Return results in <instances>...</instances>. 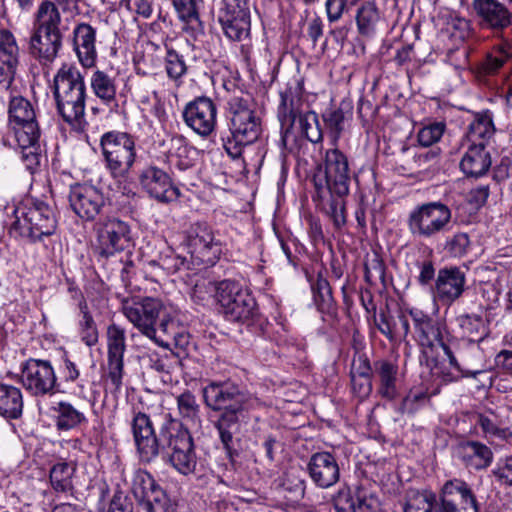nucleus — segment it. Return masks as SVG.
I'll use <instances>...</instances> for the list:
<instances>
[{"mask_svg": "<svg viewBox=\"0 0 512 512\" xmlns=\"http://www.w3.org/2000/svg\"><path fill=\"white\" fill-rule=\"evenodd\" d=\"M201 392L205 406L219 413L214 428L229 461L234 463L242 451L241 428L248 423V412L260 405V399L232 380L209 381Z\"/></svg>", "mask_w": 512, "mask_h": 512, "instance_id": "1", "label": "nucleus"}, {"mask_svg": "<svg viewBox=\"0 0 512 512\" xmlns=\"http://www.w3.org/2000/svg\"><path fill=\"white\" fill-rule=\"evenodd\" d=\"M351 178L349 159L337 147L325 151L323 162L317 164L312 174V200L331 219L336 229L347 223L346 197Z\"/></svg>", "mask_w": 512, "mask_h": 512, "instance_id": "2", "label": "nucleus"}, {"mask_svg": "<svg viewBox=\"0 0 512 512\" xmlns=\"http://www.w3.org/2000/svg\"><path fill=\"white\" fill-rule=\"evenodd\" d=\"M414 328V339L421 347L420 363L432 369L437 365L434 352L441 348L449 360L451 367L465 376L475 377L481 369H471L469 359L464 349L458 346L455 350L445 341V326L436 318L422 310L413 308L408 310Z\"/></svg>", "mask_w": 512, "mask_h": 512, "instance_id": "3", "label": "nucleus"}, {"mask_svg": "<svg viewBox=\"0 0 512 512\" xmlns=\"http://www.w3.org/2000/svg\"><path fill=\"white\" fill-rule=\"evenodd\" d=\"M228 133L222 137L227 154L239 158L244 147L256 142L262 133V119L252 96L241 90L226 98Z\"/></svg>", "mask_w": 512, "mask_h": 512, "instance_id": "4", "label": "nucleus"}, {"mask_svg": "<svg viewBox=\"0 0 512 512\" xmlns=\"http://www.w3.org/2000/svg\"><path fill=\"white\" fill-rule=\"evenodd\" d=\"M53 83L57 114L73 129L83 130L87 94L82 73L75 66L63 65Z\"/></svg>", "mask_w": 512, "mask_h": 512, "instance_id": "5", "label": "nucleus"}, {"mask_svg": "<svg viewBox=\"0 0 512 512\" xmlns=\"http://www.w3.org/2000/svg\"><path fill=\"white\" fill-rule=\"evenodd\" d=\"M160 451L167 462L180 474L195 473L197 454L194 439L184 424L166 414L160 424Z\"/></svg>", "mask_w": 512, "mask_h": 512, "instance_id": "6", "label": "nucleus"}, {"mask_svg": "<svg viewBox=\"0 0 512 512\" xmlns=\"http://www.w3.org/2000/svg\"><path fill=\"white\" fill-rule=\"evenodd\" d=\"M8 124L14 130L22 158L27 165L38 163L41 152V130L36 112L29 100L22 96L11 97L8 105Z\"/></svg>", "mask_w": 512, "mask_h": 512, "instance_id": "7", "label": "nucleus"}, {"mask_svg": "<svg viewBox=\"0 0 512 512\" xmlns=\"http://www.w3.org/2000/svg\"><path fill=\"white\" fill-rule=\"evenodd\" d=\"M15 217L11 232L31 242L54 234L57 228L54 210L41 200L27 199L22 206L15 209Z\"/></svg>", "mask_w": 512, "mask_h": 512, "instance_id": "8", "label": "nucleus"}, {"mask_svg": "<svg viewBox=\"0 0 512 512\" xmlns=\"http://www.w3.org/2000/svg\"><path fill=\"white\" fill-rule=\"evenodd\" d=\"M103 163L112 178H125L133 168L136 157V141L134 137L121 131H108L100 138Z\"/></svg>", "mask_w": 512, "mask_h": 512, "instance_id": "9", "label": "nucleus"}, {"mask_svg": "<svg viewBox=\"0 0 512 512\" xmlns=\"http://www.w3.org/2000/svg\"><path fill=\"white\" fill-rule=\"evenodd\" d=\"M452 211L440 201L422 203L414 207L407 218V228L411 236L420 240L436 239L448 230Z\"/></svg>", "mask_w": 512, "mask_h": 512, "instance_id": "10", "label": "nucleus"}, {"mask_svg": "<svg viewBox=\"0 0 512 512\" xmlns=\"http://www.w3.org/2000/svg\"><path fill=\"white\" fill-rule=\"evenodd\" d=\"M122 311L138 331L156 344H167L159 335V326L170 315L160 299L145 297L141 300H126Z\"/></svg>", "mask_w": 512, "mask_h": 512, "instance_id": "11", "label": "nucleus"}, {"mask_svg": "<svg viewBox=\"0 0 512 512\" xmlns=\"http://www.w3.org/2000/svg\"><path fill=\"white\" fill-rule=\"evenodd\" d=\"M217 301L228 321L250 325L258 316L255 298L236 281L218 283Z\"/></svg>", "mask_w": 512, "mask_h": 512, "instance_id": "12", "label": "nucleus"}, {"mask_svg": "<svg viewBox=\"0 0 512 512\" xmlns=\"http://www.w3.org/2000/svg\"><path fill=\"white\" fill-rule=\"evenodd\" d=\"M217 21L223 34L232 41H243L250 36L251 15L248 0H221Z\"/></svg>", "mask_w": 512, "mask_h": 512, "instance_id": "13", "label": "nucleus"}, {"mask_svg": "<svg viewBox=\"0 0 512 512\" xmlns=\"http://www.w3.org/2000/svg\"><path fill=\"white\" fill-rule=\"evenodd\" d=\"M19 380L32 396L51 395L55 392L57 377L50 361L30 358L21 365Z\"/></svg>", "mask_w": 512, "mask_h": 512, "instance_id": "14", "label": "nucleus"}, {"mask_svg": "<svg viewBox=\"0 0 512 512\" xmlns=\"http://www.w3.org/2000/svg\"><path fill=\"white\" fill-rule=\"evenodd\" d=\"M216 103L207 96H198L188 102L182 111L184 123L197 135L210 136L217 125Z\"/></svg>", "mask_w": 512, "mask_h": 512, "instance_id": "15", "label": "nucleus"}, {"mask_svg": "<svg viewBox=\"0 0 512 512\" xmlns=\"http://www.w3.org/2000/svg\"><path fill=\"white\" fill-rule=\"evenodd\" d=\"M131 429L140 462H153L160 454V428L157 434L150 417L138 412L132 418Z\"/></svg>", "mask_w": 512, "mask_h": 512, "instance_id": "16", "label": "nucleus"}, {"mask_svg": "<svg viewBox=\"0 0 512 512\" xmlns=\"http://www.w3.org/2000/svg\"><path fill=\"white\" fill-rule=\"evenodd\" d=\"M68 201L73 212L85 221L94 220L106 205V198L99 188L79 183L70 187Z\"/></svg>", "mask_w": 512, "mask_h": 512, "instance_id": "17", "label": "nucleus"}, {"mask_svg": "<svg viewBox=\"0 0 512 512\" xmlns=\"http://www.w3.org/2000/svg\"><path fill=\"white\" fill-rule=\"evenodd\" d=\"M108 381L112 392H119L124 373V353L126 351L125 329L117 324L107 328Z\"/></svg>", "mask_w": 512, "mask_h": 512, "instance_id": "18", "label": "nucleus"}, {"mask_svg": "<svg viewBox=\"0 0 512 512\" xmlns=\"http://www.w3.org/2000/svg\"><path fill=\"white\" fill-rule=\"evenodd\" d=\"M438 512H479L471 487L461 479L447 481L442 487Z\"/></svg>", "mask_w": 512, "mask_h": 512, "instance_id": "19", "label": "nucleus"}, {"mask_svg": "<svg viewBox=\"0 0 512 512\" xmlns=\"http://www.w3.org/2000/svg\"><path fill=\"white\" fill-rule=\"evenodd\" d=\"M141 188L160 203H169L180 196L168 173L154 165L144 167L138 174Z\"/></svg>", "mask_w": 512, "mask_h": 512, "instance_id": "20", "label": "nucleus"}, {"mask_svg": "<svg viewBox=\"0 0 512 512\" xmlns=\"http://www.w3.org/2000/svg\"><path fill=\"white\" fill-rule=\"evenodd\" d=\"M98 227L99 254L109 257L123 251L130 243L128 224L117 218H108L100 222Z\"/></svg>", "mask_w": 512, "mask_h": 512, "instance_id": "21", "label": "nucleus"}, {"mask_svg": "<svg viewBox=\"0 0 512 512\" xmlns=\"http://www.w3.org/2000/svg\"><path fill=\"white\" fill-rule=\"evenodd\" d=\"M188 246L193 256L202 262L213 264L222 252V245L205 223L194 224L189 232Z\"/></svg>", "mask_w": 512, "mask_h": 512, "instance_id": "22", "label": "nucleus"}, {"mask_svg": "<svg viewBox=\"0 0 512 512\" xmlns=\"http://www.w3.org/2000/svg\"><path fill=\"white\" fill-rule=\"evenodd\" d=\"M306 471L311 481L322 489L334 486L340 479V468L337 459L327 451L312 454L307 463Z\"/></svg>", "mask_w": 512, "mask_h": 512, "instance_id": "23", "label": "nucleus"}, {"mask_svg": "<svg viewBox=\"0 0 512 512\" xmlns=\"http://www.w3.org/2000/svg\"><path fill=\"white\" fill-rule=\"evenodd\" d=\"M336 512H376L378 500L362 486L341 488L333 497Z\"/></svg>", "mask_w": 512, "mask_h": 512, "instance_id": "24", "label": "nucleus"}, {"mask_svg": "<svg viewBox=\"0 0 512 512\" xmlns=\"http://www.w3.org/2000/svg\"><path fill=\"white\" fill-rule=\"evenodd\" d=\"M454 456L468 469L483 470L493 461L492 450L476 440H460L453 447Z\"/></svg>", "mask_w": 512, "mask_h": 512, "instance_id": "25", "label": "nucleus"}, {"mask_svg": "<svg viewBox=\"0 0 512 512\" xmlns=\"http://www.w3.org/2000/svg\"><path fill=\"white\" fill-rule=\"evenodd\" d=\"M19 63V47L13 33L0 30V85L8 89L15 77Z\"/></svg>", "mask_w": 512, "mask_h": 512, "instance_id": "26", "label": "nucleus"}, {"mask_svg": "<svg viewBox=\"0 0 512 512\" xmlns=\"http://www.w3.org/2000/svg\"><path fill=\"white\" fill-rule=\"evenodd\" d=\"M473 7L485 28L501 32L512 23V13L497 0H474Z\"/></svg>", "mask_w": 512, "mask_h": 512, "instance_id": "27", "label": "nucleus"}, {"mask_svg": "<svg viewBox=\"0 0 512 512\" xmlns=\"http://www.w3.org/2000/svg\"><path fill=\"white\" fill-rule=\"evenodd\" d=\"M63 33L33 29L29 40L30 54L41 63H50L63 45Z\"/></svg>", "mask_w": 512, "mask_h": 512, "instance_id": "28", "label": "nucleus"}, {"mask_svg": "<svg viewBox=\"0 0 512 512\" xmlns=\"http://www.w3.org/2000/svg\"><path fill=\"white\" fill-rule=\"evenodd\" d=\"M466 275L459 267H445L438 271L435 292L443 303L451 304L465 290Z\"/></svg>", "mask_w": 512, "mask_h": 512, "instance_id": "29", "label": "nucleus"}, {"mask_svg": "<svg viewBox=\"0 0 512 512\" xmlns=\"http://www.w3.org/2000/svg\"><path fill=\"white\" fill-rule=\"evenodd\" d=\"M62 363L59 366L61 380L69 387L74 388V394L78 397H85L86 392L92 383V376L89 370H85L80 360L69 356L66 352L62 356Z\"/></svg>", "mask_w": 512, "mask_h": 512, "instance_id": "30", "label": "nucleus"}, {"mask_svg": "<svg viewBox=\"0 0 512 512\" xmlns=\"http://www.w3.org/2000/svg\"><path fill=\"white\" fill-rule=\"evenodd\" d=\"M73 48L84 67L94 66L97 59L96 29L88 23H78L73 29Z\"/></svg>", "mask_w": 512, "mask_h": 512, "instance_id": "31", "label": "nucleus"}, {"mask_svg": "<svg viewBox=\"0 0 512 512\" xmlns=\"http://www.w3.org/2000/svg\"><path fill=\"white\" fill-rule=\"evenodd\" d=\"M178 19L183 23V31L197 40L204 36V23L200 19L199 10L203 0H171Z\"/></svg>", "mask_w": 512, "mask_h": 512, "instance_id": "32", "label": "nucleus"}, {"mask_svg": "<svg viewBox=\"0 0 512 512\" xmlns=\"http://www.w3.org/2000/svg\"><path fill=\"white\" fill-rule=\"evenodd\" d=\"M408 316V312L402 310L396 314L382 311L376 319V326L390 342H404L410 332Z\"/></svg>", "mask_w": 512, "mask_h": 512, "instance_id": "33", "label": "nucleus"}, {"mask_svg": "<svg viewBox=\"0 0 512 512\" xmlns=\"http://www.w3.org/2000/svg\"><path fill=\"white\" fill-rule=\"evenodd\" d=\"M495 132L493 114L489 110H485L474 115L467 127L465 141L467 144H482L487 147L493 140Z\"/></svg>", "mask_w": 512, "mask_h": 512, "instance_id": "34", "label": "nucleus"}, {"mask_svg": "<svg viewBox=\"0 0 512 512\" xmlns=\"http://www.w3.org/2000/svg\"><path fill=\"white\" fill-rule=\"evenodd\" d=\"M303 91V83L299 80H294L289 82L286 88L280 92L281 101L278 108V119L280 122L288 121V119L296 121L297 116L304 112L301 109Z\"/></svg>", "mask_w": 512, "mask_h": 512, "instance_id": "35", "label": "nucleus"}, {"mask_svg": "<svg viewBox=\"0 0 512 512\" xmlns=\"http://www.w3.org/2000/svg\"><path fill=\"white\" fill-rule=\"evenodd\" d=\"M457 321L463 336L468 339V349L464 348V350L470 362L469 367L474 369L469 357V352H479L476 344L488 336L487 326L482 316L477 314L460 315ZM461 348L463 349V347Z\"/></svg>", "mask_w": 512, "mask_h": 512, "instance_id": "36", "label": "nucleus"}, {"mask_svg": "<svg viewBox=\"0 0 512 512\" xmlns=\"http://www.w3.org/2000/svg\"><path fill=\"white\" fill-rule=\"evenodd\" d=\"M492 164L490 152L482 144H467L460 168L464 174L471 177H480L488 172Z\"/></svg>", "mask_w": 512, "mask_h": 512, "instance_id": "37", "label": "nucleus"}, {"mask_svg": "<svg viewBox=\"0 0 512 512\" xmlns=\"http://www.w3.org/2000/svg\"><path fill=\"white\" fill-rule=\"evenodd\" d=\"M373 374L379 380V394L388 400L397 395L398 365L396 362L387 359H379L373 364Z\"/></svg>", "mask_w": 512, "mask_h": 512, "instance_id": "38", "label": "nucleus"}, {"mask_svg": "<svg viewBox=\"0 0 512 512\" xmlns=\"http://www.w3.org/2000/svg\"><path fill=\"white\" fill-rule=\"evenodd\" d=\"M90 87L100 102L107 106L118 107L117 78L103 70H96L90 78Z\"/></svg>", "mask_w": 512, "mask_h": 512, "instance_id": "39", "label": "nucleus"}, {"mask_svg": "<svg viewBox=\"0 0 512 512\" xmlns=\"http://www.w3.org/2000/svg\"><path fill=\"white\" fill-rule=\"evenodd\" d=\"M353 107L349 101H341L339 106L330 107L322 115L323 121L336 145L348 122L352 119Z\"/></svg>", "mask_w": 512, "mask_h": 512, "instance_id": "40", "label": "nucleus"}, {"mask_svg": "<svg viewBox=\"0 0 512 512\" xmlns=\"http://www.w3.org/2000/svg\"><path fill=\"white\" fill-rule=\"evenodd\" d=\"M24 399L20 388L0 381V416L17 420L23 414Z\"/></svg>", "mask_w": 512, "mask_h": 512, "instance_id": "41", "label": "nucleus"}, {"mask_svg": "<svg viewBox=\"0 0 512 512\" xmlns=\"http://www.w3.org/2000/svg\"><path fill=\"white\" fill-rule=\"evenodd\" d=\"M167 159L171 166L176 167L180 171H185L194 166V149L188 145L186 139L182 135H174L166 141Z\"/></svg>", "mask_w": 512, "mask_h": 512, "instance_id": "42", "label": "nucleus"}, {"mask_svg": "<svg viewBox=\"0 0 512 512\" xmlns=\"http://www.w3.org/2000/svg\"><path fill=\"white\" fill-rule=\"evenodd\" d=\"M129 487L130 492L141 507L155 496L157 490L162 489L154 477L143 469L133 471Z\"/></svg>", "mask_w": 512, "mask_h": 512, "instance_id": "43", "label": "nucleus"}, {"mask_svg": "<svg viewBox=\"0 0 512 512\" xmlns=\"http://www.w3.org/2000/svg\"><path fill=\"white\" fill-rule=\"evenodd\" d=\"M77 465L74 461H59L53 464L49 471V480L56 493H72L74 490L73 477Z\"/></svg>", "mask_w": 512, "mask_h": 512, "instance_id": "44", "label": "nucleus"}, {"mask_svg": "<svg viewBox=\"0 0 512 512\" xmlns=\"http://www.w3.org/2000/svg\"><path fill=\"white\" fill-rule=\"evenodd\" d=\"M33 29L63 33L66 30L62 27L61 13L52 3L41 2L33 19Z\"/></svg>", "mask_w": 512, "mask_h": 512, "instance_id": "45", "label": "nucleus"}, {"mask_svg": "<svg viewBox=\"0 0 512 512\" xmlns=\"http://www.w3.org/2000/svg\"><path fill=\"white\" fill-rule=\"evenodd\" d=\"M54 411L57 414L55 423L59 431H69L87 422L84 413L69 402L60 401L57 407H54Z\"/></svg>", "mask_w": 512, "mask_h": 512, "instance_id": "46", "label": "nucleus"}, {"mask_svg": "<svg viewBox=\"0 0 512 512\" xmlns=\"http://www.w3.org/2000/svg\"><path fill=\"white\" fill-rule=\"evenodd\" d=\"M176 403L178 413L186 424L194 427L201 425V408L196 396L190 390H185L179 394L176 397Z\"/></svg>", "mask_w": 512, "mask_h": 512, "instance_id": "47", "label": "nucleus"}, {"mask_svg": "<svg viewBox=\"0 0 512 512\" xmlns=\"http://www.w3.org/2000/svg\"><path fill=\"white\" fill-rule=\"evenodd\" d=\"M159 335L167 344H157L158 346L169 348L172 345L179 349H186L189 344L190 336L184 330H179L177 323L173 318H164L159 326Z\"/></svg>", "mask_w": 512, "mask_h": 512, "instance_id": "48", "label": "nucleus"}, {"mask_svg": "<svg viewBox=\"0 0 512 512\" xmlns=\"http://www.w3.org/2000/svg\"><path fill=\"white\" fill-rule=\"evenodd\" d=\"M159 335L167 344H157L158 346L169 348L172 345L179 349H186L189 344L190 336L184 330H179L177 323L173 318H164L159 326Z\"/></svg>", "mask_w": 512, "mask_h": 512, "instance_id": "49", "label": "nucleus"}, {"mask_svg": "<svg viewBox=\"0 0 512 512\" xmlns=\"http://www.w3.org/2000/svg\"><path fill=\"white\" fill-rule=\"evenodd\" d=\"M379 10L374 2L367 1L357 10L356 24L360 35L372 36L379 21Z\"/></svg>", "mask_w": 512, "mask_h": 512, "instance_id": "50", "label": "nucleus"}, {"mask_svg": "<svg viewBox=\"0 0 512 512\" xmlns=\"http://www.w3.org/2000/svg\"><path fill=\"white\" fill-rule=\"evenodd\" d=\"M512 57V45L502 41L495 45L481 64V71L485 74L496 73Z\"/></svg>", "mask_w": 512, "mask_h": 512, "instance_id": "51", "label": "nucleus"}, {"mask_svg": "<svg viewBox=\"0 0 512 512\" xmlns=\"http://www.w3.org/2000/svg\"><path fill=\"white\" fill-rule=\"evenodd\" d=\"M438 505L431 491H410L407 494L404 512H437Z\"/></svg>", "mask_w": 512, "mask_h": 512, "instance_id": "52", "label": "nucleus"}, {"mask_svg": "<svg viewBox=\"0 0 512 512\" xmlns=\"http://www.w3.org/2000/svg\"><path fill=\"white\" fill-rule=\"evenodd\" d=\"M296 121L299 124L302 136H304L307 141L313 144L323 141V132L316 112L307 110L299 114Z\"/></svg>", "mask_w": 512, "mask_h": 512, "instance_id": "53", "label": "nucleus"}, {"mask_svg": "<svg viewBox=\"0 0 512 512\" xmlns=\"http://www.w3.org/2000/svg\"><path fill=\"white\" fill-rule=\"evenodd\" d=\"M314 301L319 311L323 313H334L336 310L335 300L332 295L330 283L321 274L318 275L315 286H313Z\"/></svg>", "mask_w": 512, "mask_h": 512, "instance_id": "54", "label": "nucleus"}, {"mask_svg": "<svg viewBox=\"0 0 512 512\" xmlns=\"http://www.w3.org/2000/svg\"><path fill=\"white\" fill-rule=\"evenodd\" d=\"M294 121L293 119H288V121L280 122L281 124V138L280 143L288 153L291 154H299L305 145V137L296 133L294 130Z\"/></svg>", "mask_w": 512, "mask_h": 512, "instance_id": "55", "label": "nucleus"}, {"mask_svg": "<svg viewBox=\"0 0 512 512\" xmlns=\"http://www.w3.org/2000/svg\"><path fill=\"white\" fill-rule=\"evenodd\" d=\"M78 307L82 315V319L79 322L81 338L87 346H94L98 342V330L84 298L81 299Z\"/></svg>", "mask_w": 512, "mask_h": 512, "instance_id": "56", "label": "nucleus"}, {"mask_svg": "<svg viewBox=\"0 0 512 512\" xmlns=\"http://www.w3.org/2000/svg\"><path fill=\"white\" fill-rule=\"evenodd\" d=\"M147 361L150 369L163 375H170L180 365V359L174 353L153 352L147 355Z\"/></svg>", "mask_w": 512, "mask_h": 512, "instance_id": "57", "label": "nucleus"}, {"mask_svg": "<svg viewBox=\"0 0 512 512\" xmlns=\"http://www.w3.org/2000/svg\"><path fill=\"white\" fill-rule=\"evenodd\" d=\"M165 70L171 80H180L187 73L184 57L174 49H168L165 56Z\"/></svg>", "mask_w": 512, "mask_h": 512, "instance_id": "58", "label": "nucleus"}, {"mask_svg": "<svg viewBox=\"0 0 512 512\" xmlns=\"http://www.w3.org/2000/svg\"><path fill=\"white\" fill-rule=\"evenodd\" d=\"M142 508L146 512H178L177 503L171 500L163 489L157 490L155 496Z\"/></svg>", "mask_w": 512, "mask_h": 512, "instance_id": "59", "label": "nucleus"}, {"mask_svg": "<svg viewBox=\"0 0 512 512\" xmlns=\"http://www.w3.org/2000/svg\"><path fill=\"white\" fill-rule=\"evenodd\" d=\"M445 128L446 125L444 122H434L424 126L418 132V143L423 147L432 146L441 139Z\"/></svg>", "mask_w": 512, "mask_h": 512, "instance_id": "60", "label": "nucleus"}, {"mask_svg": "<svg viewBox=\"0 0 512 512\" xmlns=\"http://www.w3.org/2000/svg\"><path fill=\"white\" fill-rule=\"evenodd\" d=\"M471 241L465 232L454 234L447 242L446 249L453 257H464L470 248Z\"/></svg>", "mask_w": 512, "mask_h": 512, "instance_id": "61", "label": "nucleus"}, {"mask_svg": "<svg viewBox=\"0 0 512 512\" xmlns=\"http://www.w3.org/2000/svg\"><path fill=\"white\" fill-rule=\"evenodd\" d=\"M218 284L206 280L196 282L194 285L191 297L194 302L198 304H206L215 295L217 297Z\"/></svg>", "mask_w": 512, "mask_h": 512, "instance_id": "62", "label": "nucleus"}, {"mask_svg": "<svg viewBox=\"0 0 512 512\" xmlns=\"http://www.w3.org/2000/svg\"><path fill=\"white\" fill-rule=\"evenodd\" d=\"M364 277L367 283L385 282V264L377 256L367 261L364 266Z\"/></svg>", "mask_w": 512, "mask_h": 512, "instance_id": "63", "label": "nucleus"}, {"mask_svg": "<svg viewBox=\"0 0 512 512\" xmlns=\"http://www.w3.org/2000/svg\"><path fill=\"white\" fill-rule=\"evenodd\" d=\"M429 401V396L423 391H410L402 400L400 410L403 413L413 414L426 402Z\"/></svg>", "mask_w": 512, "mask_h": 512, "instance_id": "64", "label": "nucleus"}]
</instances>
